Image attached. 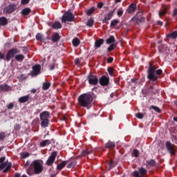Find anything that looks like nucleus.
<instances>
[{
    "mask_svg": "<svg viewBox=\"0 0 177 177\" xmlns=\"http://www.w3.org/2000/svg\"><path fill=\"white\" fill-rule=\"evenodd\" d=\"M93 100V97H92V94L87 93L84 94H82L78 97L79 104L82 106V107H86L89 109V105L92 103Z\"/></svg>",
    "mask_w": 177,
    "mask_h": 177,
    "instance_id": "nucleus-1",
    "label": "nucleus"
},
{
    "mask_svg": "<svg viewBox=\"0 0 177 177\" xmlns=\"http://www.w3.org/2000/svg\"><path fill=\"white\" fill-rule=\"evenodd\" d=\"M161 73H162V70H157L154 66L150 65L148 69L147 78L148 80H151V81H157V80H158V75H160Z\"/></svg>",
    "mask_w": 177,
    "mask_h": 177,
    "instance_id": "nucleus-2",
    "label": "nucleus"
},
{
    "mask_svg": "<svg viewBox=\"0 0 177 177\" xmlns=\"http://www.w3.org/2000/svg\"><path fill=\"white\" fill-rule=\"evenodd\" d=\"M41 125L42 128H47L49 125V120H50V113L46 111L40 113Z\"/></svg>",
    "mask_w": 177,
    "mask_h": 177,
    "instance_id": "nucleus-3",
    "label": "nucleus"
},
{
    "mask_svg": "<svg viewBox=\"0 0 177 177\" xmlns=\"http://www.w3.org/2000/svg\"><path fill=\"white\" fill-rule=\"evenodd\" d=\"M42 160H35L32 162V167H33L34 172L36 175H38L44 171V166H43Z\"/></svg>",
    "mask_w": 177,
    "mask_h": 177,
    "instance_id": "nucleus-4",
    "label": "nucleus"
},
{
    "mask_svg": "<svg viewBox=\"0 0 177 177\" xmlns=\"http://www.w3.org/2000/svg\"><path fill=\"white\" fill-rule=\"evenodd\" d=\"M5 160H6L5 157L0 158V171H2V169L5 168L3 172L6 173L10 169L12 164L8 162H5Z\"/></svg>",
    "mask_w": 177,
    "mask_h": 177,
    "instance_id": "nucleus-5",
    "label": "nucleus"
},
{
    "mask_svg": "<svg viewBox=\"0 0 177 177\" xmlns=\"http://www.w3.org/2000/svg\"><path fill=\"white\" fill-rule=\"evenodd\" d=\"M66 21H74V15L71 11H68L64 13L62 17V23H66Z\"/></svg>",
    "mask_w": 177,
    "mask_h": 177,
    "instance_id": "nucleus-6",
    "label": "nucleus"
},
{
    "mask_svg": "<svg viewBox=\"0 0 177 177\" xmlns=\"http://www.w3.org/2000/svg\"><path fill=\"white\" fill-rule=\"evenodd\" d=\"M87 80L90 85H97V84L99 83V79L97 78V77L93 75L89 74L87 77Z\"/></svg>",
    "mask_w": 177,
    "mask_h": 177,
    "instance_id": "nucleus-7",
    "label": "nucleus"
},
{
    "mask_svg": "<svg viewBox=\"0 0 177 177\" xmlns=\"http://www.w3.org/2000/svg\"><path fill=\"white\" fill-rule=\"evenodd\" d=\"M147 174V170H146L145 168L141 167L139 168L138 171H133V177H143L145 175Z\"/></svg>",
    "mask_w": 177,
    "mask_h": 177,
    "instance_id": "nucleus-8",
    "label": "nucleus"
},
{
    "mask_svg": "<svg viewBox=\"0 0 177 177\" xmlns=\"http://www.w3.org/2000/svg\"><path fill=\"white\" fill-rule=\"evenodd\" d=\"M17 53H20V50H19L17 48L10 50L6 55V60L9 62V60H10V59H12V57H13V56Z\"/></svg>",
    "mask_w": 177,
    "mask_h": 177,
    "instance_id": "nucleus-9",
    "label": "nucleus"
},
{
    "mask_svg": "<svg viewBox=\"0 0 177 177\" xmlns=\"http://www.w3.org/2000/svg\"><path fill=\"white\" fill-rule=\"evenodd\" d=\"M41 73V65L37 64L32 66V71L30 73V75L32 77H37L38 74Z\"/></svg>",
    "mask_w": 177,
    "mask_h": 177,
    "instance_id": "nucleus-10",
    "label": "nucleus"
},
{
    "mask_svg": "<svg viewBox=\"0 0 177 177\" xmlns=\"http://www.w3.org/2000/svg\"><path fill=\"white\" fill-rule=\"evenodd\" d=\"M166 149L169 153V154H175V147L169 141L166 142Z\"/></svg>",
    "mask_w": 177,
    "mask_h": 177,
    "instance_id": "nucleus-11",
    "label": "nucleus"
},
{
    "mask_svg": "<svg viewBox=\"0 0 177 177\" xmlns=\"http://www.w3.org/2000/svg\"><path fill=\"white\" fill-rule=\"evenodd\" d=\"M56 156H57V153L56 151H54L51 153L50 157L46 161L47 165H52L53 162H55V160L56 159Z\"/></svg>",
    "mask_w": 177,
    "mask_h": 177,
    "instance_id": "nucleus-12",
    "label": "nucleus"
},
{
    "mask_svg": "<svg viewBox=\"0 0 177 177\" xmlns=\"http://www.w3.org/2000/svg\"><path fill=\"white\" fill-rule=\"evenodd\" d=\"M109 82H110V79L106 76H102L100 79V84L104 86L109 85Z\"/></svg>",
    "mask_w": 177,
    "mask_h": 177,
    "instance_id": "nucleus-13",
    "label": "nucleus"
},
{
    "mask_svg": "<svg viewBox=\"0 0 177 177\" xmlns=\"http://www.w3.org/2000/svg\"><path fill=\"white\" fill-rule=\"evenodd\" d=\"M114 12H115V10H113L111 11L102 20V23H107L109 20H111V18L113 17V15H114Z\"/></svg>",
    "mask_w": 177,
    "mask_h": 177,
    "instance_id": "nucleus-14",
    "label": "nucleus"
},
{
    "mask_svg": "<svg viewBox=\"0 0 177 177\" xmlns=\"http://www.w3.org/2000/svg\"><path fill=\"white\" fill-rule=\"evenodd\" d=\"M142 12H138L137 13L136 17V20L137 21V23H142L143 21H145V18L143 17H142Z\"/></svg>",
    "mask_w": 177,
    "mask_h": 177,
    "instance_id": "nucleus-15",
    "label": "nucleus"
},
{
    "mask_svg": "<svg viewBox=\"0 0 177 177\" xmlns=\"http://www.w3.org/2000/svg\"><path fill=\"white\" fill-rule=\"evenodd\" d=\"M26 174L29 175V176H32L35 174L34 171V167L32 166V163L30 165V167L26 169Z\"/></svg>",
    "mask_w": 177,
    "mask_h": 177,
    "instance_id": "nucleus-16",
    "label": "nucleus"
},
{
    "mask_svg": "<svg viewBox=\"0 0 177 177\" xmlns=\"http://www.w3.org/2000/svg\"><path fill=\"white\" fill-rule=\"evenodd\" d=\"M52 143V140H44L40 142V147H45V146H49Z\"/></svg>",
    "mask_w": 177,
    "mask_h": 177,
    "instance_id": "nucleus-17",
    "label": "nucleus"
},
{
    "mask_svg": "<svg viewBox=\"0 0 177 177\" xmlns=\"http://www.w3.org/2000/svg\"><path fill=\"white\" fill-rule=\"evenodd\" d=\"M30 99V95H25L19 97V103H26V102H28Z\"/></svg>",
    "mask_w": 177,
    "mask_h": 177,
    "instance_id": "nucleus-18",
    "label": "nucleus"
},
{
    "mask_svg": "<svg viewBox=\"0 0 177 177\" xmlns=\"http://www.w3.org/2000/svg\"><path fill=\"white\" fill-rule=\"evenodd\" d=\"M15 8H16V6L15 4H12V5L8 6L6 8L7 13H12V12H15Z\"/></svg>",
    "mask_w": 177,
    "mask_h": 177,
    "instance_id": "nucleus-19",
    "label": "nucleus"
},
{
    "mask_svg": "<svg viewBox=\"0 0 177 177\" xmlns=\"http://www.w3.org/2000/svg\"><path fill=\"white\" fill-rule=\"evenodd\" d=\"M10 88V87L7 84L0 85V91H1V92H6V91H9Z\"/></svg>",
    "mask_w": 177,
    "mask_h": 177,
    "instance_id": "nucleus-20",
    "label": "nucleus"
},
{
    "mask_svg": "<svg viewBox=\"0 0 177 177\" xmlns=\"http://www.w3.org/2000/svg\"><path fill=\"white\" fill-rule=\"evenodd\" d=\"M104 42V40L103 39H100L95 41V46L96 48H100V46H102V45H103Z\"/></svg>",
    "mask_w": 177,
    "mask_h": 177,
    "instance_id": "nucleus-21",
    "label": "nucleus"
},
{
    "mask_svg": "<svg viewBox=\"0 0 177 177\" xmlns=\"http://www.w3.org/2000/svg\"><path fill=\"white\" fill-rule=\"evenodd\" d=\"M106 42L108 45H110V44H114V42H115V38L113 35L110 36L109 38L106 40Z\"/></svg>",
    "mask_w": 177,
    "mask_h": 177,
    "instance_id": "nucleus-22",
    "label": "nucleus"
},
{
    "mask_svg": "<svg viewBox=\"0 0 177 177\" xmlns=\"http://www.w3.org/2000/svg\"><path fill=\"white\" fill-rule=\"evenodd\" d=\"M135 10H136V5L135 4H131L129 8H128V13H133V12H135Z\"/></svg>",
    "mask_w": 177,
    "mask_h": 177,
    "instance_id": "nucleus-23",
    "label": "nucleus"
},
{
    "mask_svg": "<svg viewBox=\"0 0 177 177\" xmlns=\"http://www.w3.org/2000/svg\"><path fill=\"white\" fill-rule=\"evenodd\" d=\"M167 38H172L173 39H176L177 38V31H174L171 33L167 34Z\"/></svg>",
    "mask_w": 177,
    "mask_h": 177,
    "instance_id": "nucleus-24",
    "label": "nucleus"
},
{
    "mask_svg": "<svg viewBox=\"0 0 177 177\" xmlns=\"http://www.w3.org/2000/svg\"><path fill=\"white\" fill-rule=\"evenodd\" d=\"M59 40H60V36L59 35L58 33H55L53 35V37H52L53 42H57Z\"/></svg>",
    "mask_w": 177,
    "mask_h": 177,
    "instance_id": "nucleus-25",
    "label": "nucleus"
},
{
    "mask_svg": "<svg viewBox=\"0 0 177 177\" xmlns=\"http://www.w3.org/2000/svg\"><path fill=\"white\" fill-rule=\"evenodd\" d=\"M15 60H17V62H19L20 63H21V62H23V60H24V55L19 54V55H17L15 56Z\"/></svg>",
    "mask_w": 177,
    "mask_h": 177,
    "instance_id": "nucleus-26",
    "label": "nucleus"
},
{
    "mask_svg": "<svg viewBox=\"0 0 177 177\" xmlns=\"http://www.w3.org/2000/svg\"><path fill=\"white\" fill-rule=\"evenodd\" d=\"M8 24V19L5 17L0 18V26H6Z\"/></svg>",
    "mask_w": 177,
    "mask_h": 177,
    "instance_id": "nucleus-27",
    "label": "nucleus"
},
{
    "mask_svg": "<svg viewBox=\"0 0 177 177\" xmlns=\"http://www.w3.org/2000/svg\"><path fill=\"white\" fill-rule=\"evenodd\" d=\"M52 27L55 30H59V28H62V24H60V22H55L52 25Z\"/></svg>",
    "mask_w": 177,
    "mask_h": 177,
    "instance_id": "nucleus-28",
    "label": "nucleus"
},
{
    "mask_svg": "<svg viewBox=\"0 0 177 177\" xmlns=\"http://www.w3.org/2000/svg\"><path fill=\"white\" fill-rule=\"evenodd\" d=\"M50 88V82H44L43 84L42 89L44 91H48Z\"/></svg>",
    "mask_w": 177,
    "mask_h": 177,
    "instance_id": "nucleus-29",
    "label": "nucleus"
},
{
    "mask_svg": "<svg viewBox=\"0 0 177 177\" xmlns=\"http://www.w3.org/2000/svg\"><path fill=\"white\" fill-rule=\"evenodd\" d=\"M72 44L73 46L77 47L78 45H80V44H81V41H80V39L77 38H74L72 41Z\"/></svg>",
    "mask_w": 177,
    "mask_h": 177,
    "instance_id": "nucleus-30",
    "label": "nucleus"
},
{
    "mask_svg": "<svg viewBox=\"0 0 177 177\" xmlns=\"http://www.w3.org/2000/svg\"><path fill=\"white\" fill-rule=\"evenodd\" d=\"M106 149H110L111 147H115V143H114V142H108L106 144Z\"/></svg>",
    "mask_w": 177,
    "mask_h": 177,
    "instance_id": "nucleus-31",
    "label": "nucleus"
},
{
    "mask_svg": "<svg viewBox=\"0 0 177 177\" xmlns=\"http://www.w3.org/2000/svg\"><path fill=\"white\" fill-rule=\"evenodd\" d=\"M30 12H31V9L27 8L24 9L21 11V14L26 16V15H28L30 13Z\"/></svg>",
    "mask_w": 177,
    "mask_h": 177,
    "instance_id": "nucleus-32",
    "label": "nucleus"
},
{
    "mask_svg": "<svg viewBox=\"0 0 177 177\" xmlns=\"http://www.w3.org/2000/svg\"><path fill=\"white\" fill-rule=\"evenodd\" d=\"M36 39L37 41H44V35H42L41 33H37L36 35Z\"/></svg>",
    "mask_w": 177,
    "mask_h": 177,
    "instance_id": "nucleus-33",
    "label": "nucleus"
},
{
    "mask_svg": "<svg viewBox=\"0 0 177 177\" xmlns=\"http://www.w3.org/2000/svg\"><path fill=\"white\" fill-rule=\"evenodd\" d=\"M95 21H93V19H90L88 20L86 26H88V27H92V26H93V23Z\"/></svg>",
    "mask_w": 177,
    "mask_h": 177,
    "instance_id": "nucleus-34",
    "label": "nucleus"
},
{
    "mask_svg": "<svg viewBox=\"0 0 177 177\" xmlns=\"http://www.w3.org/2000/svg\"><path fill=\"white\" fill-rule=\"evenodd\" d=\"M151 109L152 110H154V111H156V113H161V109H160V108H158V106H151Z\"/></svg>",
    "mask_w": 177,
    "mask_h": 177,
    "instance_id": "nucleus-35",
    "label": "nucleus"
},
{
    "mask_svg": "<svg viewBox=\"0 0 177 177\" xmlns=\"http://www.w3.org/2000/svg\"><path fill=\"white\" fill-rule=\"evenodd\" d=\"M132 156L133 157H139V150L133 149L132 152Z\"/></svg>",
    "mask_w": 177,
    "mask_h": 177,
    "instance_id": "nucleus-36",
    "label": "nucleus"
},
{
    "mask_svg": "<svg viewBox=\"0 0 177 177\" xmlns=\"http://www.w3.org/2000/svg\"><path fill=\"white\" fill-rule=\"evenodd\" d=\"M93 12H95V7H92L91 8L88 9L86 12V14L88 16H91Z\"/></svg>",
    "mask_w": 177,
    "mask_h": 177,
    "instance_id": "nucleus-37",
    "label": "nucleus"
},
{
    "mask_svg": "<svg viewBox=\"0 0 177 177\" xmlns=\"http://www.w3.org/2000/svg\"><path fill=\"white\" fill-rule=\"evenodd\" d=\"M66 166V161L62 162L59 165H57V169H63L64 167Z\"/></svg>",
    "mask_w": 177,
    "mask_h": 177,
    "instance_id": "nucleus-38",
    "label": "nucleus"
},
{
    "mask_svg": "<svg viewBox=\"0 0 177 177\" xmlns=\"http://www.w3.org/2000/svg\"><path fill=\"white\" fill-rule=\"evenodd\" d=\"M20 156H21V158H27V157H29L30 153H28V152L21 153Z\"/></svg>",
    "mask_w": 177,
    "mask_h": 177,
    "instance_id": "nucleus-39",
    "label": "nucleus"
},
{
    "mask_svg": "<svg viewBox=\"0 0 177 177\" xmlns=\"http://www.w3.org/2000/svg\"><path fill=\"white\" fill-rule=\"evenodd\" d=\"M118 24V20L113 19L111 21V27H114Z\"/></svg>",
    "mask_w": 177,
    "mask_h": 177,
    "instance_id": "nucleus-40",
    "label": "nucleus"
},
{
    "mask_svg": "<svg viewBox=\"0 0 177 177\" xmlns=\"http://www.w3.org/2000/svg\"><path fill=\"white\" fill-rule=\"evenodd\" d=\"M136 117H137V118H139L140 120L143 119V117H145V115L142 113H138L137 114H136Z\"/></svg>",
    "mask_w": 177,
    "mask_h": 177,
    "instance_id": "nucleus-41",
    "label": "nucleus"
},
{
    "mask_svg": "<svg viewBox=\"0 0 177 177\" xmlns=\"http://www.w3.org/2000/svg\"><path fill=\"white\" fill-rule=\"evenodd\" d=\"M117 46L114 44H112L110 45V46L108 48V52H111L114 48H115Z\"/></svg>",
    "mask_w": 177,
    "mask_h": 177,
    "instance_id": "nucleus-42",
    "label": "nucleus"
},
{
    "mask_svg": "<svg viewBox=\"0 0 177 177\" xmlns=\"http://www.w3.org/2000/svg\"><path fill=\"white\" fill-rule=\"evenodd\" d=\"M115 165L113 160H111L109 163V169H111V168H114Z\"/></svg>",
    "mask_w": 177,
    "mask_h": 177,
    "instance_id": "nucleus-43",
    "label": "nucleus"
},
{
    "mask_svg": "<svg viewBox=\"0 0 177 177\" xmlns=\"http://www.w3.org/2000/svg\"><path fill=\"white\" fill-rule=\"evenodd\" d=\"M92 151H82V156H87V154H91Z\"/></svg>",
    "mask_w": 177,
    "mask_h": 177,
    "instance_id": "nucleus-44",
    "label": "nucleus"
},
{
    "mask_svg": "<svg viewBox=\"0 0 177 177\" xmlns=\"http://www.w3.org/2000/svg\"><path fill=\"white\" fill-rule=\"evenodd\" d=\"M165 13H167V8H165L164 10L159 12L160 17H161V16H164V15H165Z\"/></svg>",
    "mask_w": 177,
    "mask_h": 177,
    "instance_id": "nucleus-45",
    "label": "nucleus"
},
{
    "mask_svg": "<svg viewBox=\"0 0 177 177\" xmlns=\"http://www.w3.org/2000/svg\"><path fill=\"white\" fill-rule=\"evenodd\" d=\"M75 164H77V162L73 161V162H71L69 165H68L67 167L68 168H73V167H74V165H75Z\"/></svg>",
    "mask_w": 177,
    "mask_h": 177,
    "instance_id": "nucleus-46",
    "label": "nucleus"
},
{
    "mask_svg": "<svg viewBox=\"0 0 177 177\" xmlns=\"http://www.w3.org/2000/svg\"><path fill=\"white\" fill-rule=\"evenodd\" d=\"M108 73L113 77V74L114 73V69L113 68H108Z\"/></svg>",
    "mask_w": 177,
    "mask_h": 177,
    "instance_id": "nucleus-47",
    "label": "nucleus"
},
{
    "mask_svg": "<svg viewBox=\"0 0 177 177\" xmlns=\"http://www.w3.org/2000/svg\"><path fill=\"white\" fill-rule=\"evenodd\" d=\"M8 110H11V109H13V107H15V104H13V103H10L8 106H7Z\"/></svg>",
    "mask_w": 177,
    "mask_h": 177,
    "instance_id": "nucleus-48",
    "label": "nucleus"
},
{
    "mask_svg": "<svg viewBox=\"0 0 177 177\" xmlns=\"http://www.w3.org/2000/svg\"><path fill=\"white\" fill-rule=\"evenodd\" d=\"M3 139H5V133L1 132L0 133V140H3Z\"/></svg>",
    "mask_w": 177,
    "mask_h": 177,
    "instance_id": "nucleus-49",
    "label": "nucleus"
},
{
    "mask_svg": "<svg viewBox=\"0 0 177 177\" xmlns=\"http://www.w3.org/2000/svg\"><path fill=\"white\" fill-rule=\"evenodd\" d=\"M28 2H30V0H21V3L22 5H27V3H28Z\"/></svg>",
    "mask_w": 177,
    "mask_h": 177,
    "instance_id": "nucleus-50",
    "label": "nucleus"
},
{
    "mask_svg": "<svg viewBox=\"0 0 177 177\" xmlns=\"http://www.w3.org/2000/svg\"><path fill=\"white\" fill-rule=\"evenodd\" d=\"M148 164H149V165H156V160H151L148 162Z\"/></svg>",
    "mask_w": 177,
    "mask_h": 177,
    "instance_id": "nucleus-51",
    "label": "nucleus"
},
{
    "mask_svg": "<svg viewBox=\"0 0 177 177\" xmlns=\"http://www.w3.org/2000/svg\"><path fill=\"white\" fill-rule=\"evenodd\" d=\"M122 13H124L122 10H118V16H122Z\"/></svg>",
    "mask_w": 177,
    "mask_h": 177,
    "instance_id": "nucleus-52",
    "label": "nucleus"
},
{
    "mask_svg": "<svg viewBox=\"0 0 177 177\" xmlns=\"http://www.w3.org/2000/svg\"><path fill=\"white\" fill-rule=\"evenodd\" d=\"M55 67H56V64H53L50 66V70H55Z\"/></svg>",
    "mask_w": 177,
    "mask_h": 177,
    "instance_id": "nucleus-53",
    "label": "nucleus"
},
{
    "mask_svg": "<svg viewBox=\"0 0 177 177\" xmlns=\"http://www.w3.org/2000/svg\"><path fill=\"white\" fill-rule=\"evenodd\" d=\"M97 8H99L100 9H102V8H103V3L102 2L99 3L97 4Z\"/></svg>",
    "mask_w": 177,
    "mask_h": 177,
    "instance_id": "nucleus-54",
    "label": "nucleus"
},
{
    "mask_svg": "<svg viewBox=\"0 0 177 177\" xmlns=\"http://www.w3.org/2000/svg\"><path fill=\"white\" fill-rule=\"evenodd\" d=\"M113 57H109L107 59L108 63H113Z\"/></svg>",
    "mask_w": 177,
    "mask_h": 177,
    "instance_id": "nucleus-55",
    "label": "nucleus"
},
{
    "mask_svg": "<svg viewBox=\"0 0 177 177\" xmlns=\"http://www.w3.org/2000/svg\"><path fill=\"white\" fill-rule=\"evenodd\" d=\"M80 59H75V64L76 65L80 64Z\"/></svg>",
    "mask_w": 177,
    "mask_h": 177,
    "instance_id": "nucleus-56",
    "label": "nucleus"
},
{
    "mask_svg": "<svg viewBox=\"0 0 177 177\" xmlns=\"http://www.w3.org/2000/svg\"><path fill=\"white\" fill-rule=\"evenodd\" d=\"M176 15H177V9L175 8L174 10L173 16L175 17Z\"/></svg>",
    "mask_w": 177,
    "mask_h": 177,
    "instance_id": "nucleus-57",
    "label": "nucleus"
},
{
    "mask_svg": "<svg viewBox=\"0 0 177 177\" xmlns=\"http://www.w3.org/2000/svg\"><path fill=\"white\" fill-rule=\"evenodd\" d=\"M4 58H5V55L0 53V59H4Z\"/></svg>",
    "mask_w": 177,
    "mask_h": 177,
    "instance_id": "nucleus-58",
    "label": "nucleus"
},
{
    "mask_svg": "<svg viewBox=\"0 0 177 177\" xmlns=\"http://www.w3.org/2000/svg\"><path fill=\"white\" fill-rule=\"evenodd\" d=\"M157 24L158 26H162V22L161 21H158Z\"/></svg>",
    "mask_w": 177,
    "mask_h": 177,
    "instance_id": "nucleus-59",
    "label": "nucleus"
},
{
    "mask_svg": "<svg viewBox=\"0 0 177 177\" xmlns=\"http://www.w3.org/2000/svg\"><path fill=\"white\" fill-rule=\"evenodd\" d=\"M15 129H20V124H17L15 127Z\"/></svg>",
    "mask_w": 177,
    "mask_h": 177,
    "instance_id": "nucleus-60",
    "label": "nucleus"
},
{
    "mask_svg": "<svg viewBox=\"0 0 177 177\" xmlns=\"http://www.w3.org/2000/svg\"><path fill=\"white\" fill-rule=\"evenodd\" d=\"M32 93H35L37 92V90L35 88H33L31 90Z\"/></svg>",
    "mask_w": 177,
    "mask_h": 177,
    "instance_id": "nucleus-61",
    "label": "nucleus"
},
{
    "mask_svg": "<svg viewBox=\"0 0 177 177\" xmlns=\"http://www.w3.org/2000/svg\"><path fill=\"white\" fill-rule=\"evenodd\" d=\"M15 177H20V175L19 174H15Z\"/></svg>",
    "mask_w": 177,
    "mask_h": 177,
    "instance_id": "nucleus-62",
    "label": "nucleus"
},
{
    "mask_svg": "<svg viewBox=\"0 0 177 177\" xmlns=\"http://www.w3.org/2000/svg\"><path fill=\"white\" fill-rule=\"evenodd\" d=\"M131 82H136V80L135 79H132V80H131Z\"/></svg>",
    "mask_w": 177,
    "mask_h": 177,
    "instance_id": "nucleus-63",
    "label": "nucleus"
},
{
    "mask_svg": "<svg viewBox=\"0 0 177 177\" xmlns=\"http://www.w3.org/2000/svg\"><path fill=\"white\" fill-rule=\"evenodd\" d=\"M174 121H176V122H177V117L174 118Z\"/></svg>",
    "mask_w": 177,
    "mask_h": 177,
    "instance_id": "nucleus-64",
    "label": "nucleus"
}]
</instances>
